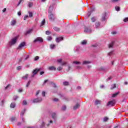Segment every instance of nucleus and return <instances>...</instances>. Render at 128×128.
I'll list each match as a JSON object with an SVG mask.
<instances>
[{
    "label": "nucleus",
    "instance_id": "obj_38",
    "mask_svg": "<svg viewBox=\"0 0 128 128\" xmlns=\"http://www.w3.org/2000/svg\"><path fill=\"white\" fill-rule=\"evenodd\" d=\"M116 12H120V7L117 6L116 8Z\"/></svg>",
    "mask_w": 128,
    "mask_h": 128
},
{
    "label": "nucleus",
    "instance_id": "obj_22",
    "mask_svg": "<svg viewBox=\"0 0 128 128\" xmlns=\"http://www.w3.org/2000/svg\"><path fill=\"white\" fill-rule=\"evenodd\" d=\"M85 32H91L92 30L88 28H86L84 30Z\"/></svg>",
    "mask_w": 128,
    "mask_h": 128
},
{
    "label": "nucleus",
    "instance_id": "obj_32",
    "mask_svg": "<svg viewBox=\"0 0 128 128\" xmlns=\"http://www.w3.org/2000/svg\"><path fill=\"white\" fill-rule=\"evenodd\" d=\"M92 22H96V18H92Z\"/></svg>",
    "mask_w": 128,
    "mask_h": 128
},
{
    "label": "nucleus",
    "instance_id": "obj_25",
    "mask_svg": "<svg viewBox=\"0 0 128 128\" xmlns=\"http://www.w3.org/2000/svg\"><path fill=\"white\" fill-rule=\"evenodd\" d=\"M109 118L108 117H104L103 120V122H108Z\"/></svg>",
    "mask_w": 128,
    "mask_h": 128
},
{
    "label": "nucleus",
    "instance_id": "obj_64",
    "mask_svg": "<svg viewBox=\"0 0 128 128\" xmlns=\"http://www.w3.org/2000/svg\"><path fill=\"white\" fill-rule=\"evenodd\" d=\"M42 95H43V96H46V92H42Z\"/></svg>",
    "mask_w": 128,
    "mask_h": 128
},
{
    "label": "nucleus",
    "instance_id": "obj_7",
    "mask_svg": "<svg viewBox=\"0 0 128 128\" xmlns=\"http://www.w3.org/2000/svg\"><path fill=\"white\" fill-rule=\"evenodd\" d=\"M115 102L114 101H110L108 102L107 106H113L114 105Z\"/></svg>",
    "mask_w": 128,
    "mask_h": 128
},
{
    "label": "nucleus",
    "instance_id": "obj_24",
    "mask_svg": "<svg viewBox=\"0 0 128 128\" xmlns=\"http://www.w3.org/2000/svg\"><path fill=\"white\" fill-rule=\"evenodd\" d=\"M32 30H30L26 32V36H28V34H32Z\"/></svg>",
    "mask_w": 128,
    "mask_h": 128
},
{
    "label": "nucleus",
    "instance_id": "obj_3",
    "mask_svg": "<svg viewBox=\"0 0 128 128\" xmlns=\"http://www.w3.org/2000/svg\"><path fill=\"white\" fill-rule=\"evenodd\" d=\"M54 6H56V4L54 3L52 4L50 6V7L49 8V10H48V12H52L53 10H54Z\"/></svg>",
    "mask_w": 128,
    "mask_h": 128
},
{
    "label": "nucleus",
    "instance_id": "obj_55",
    "mask_svg": "<svg viewBox=\"0 0 128 128\" xmlns=\"http://www.w3.org/2000/svg\"><path fill=\"white\" fill-rule=\"evenodd\" d=\"M112 54H113V52H110L108 53V56H112Z\"/></svg>",
    "mask_w": 128,
    "mask_h": 128
},
{
    "label": "nucleus",
    "instance_id": "obj_48",
    "mask_svg": "<svg viewBox=\"0 0 128 128\" xmlns=\"http://www.w3.org/2000/svg\"><path fill=\"white\" fill-rule=\"evenodd\" d=\"M62 110L64 112L66 110V106H64L62 108Z\"/></svg>",
    "mask_w": 128,
    "mask_h": 128
},
{
    "label": "nucleus",
    "instance_id": "obj_18",
    "mask_svg": "<svg viewBox=\"0 0 128 128\" xmlns=\"http://www.w3.org/2000/svg\"><path fill=\"white\" fill-rule=\"evenodd\" d=\"M63 85L65 86H70V82H63Z\"/></svg>",
    "mask_w": 128,
    "mask_h": 128
},
{
    "label": "nucleus",
    "instance_id": "obj_37",
    "mask_svg": "<svg viewBox=\"0 0 128 128\" xmlns=\"http://www.w3.org/2000/svg\"><path fill=\"white\" fill-rule=\"evenodd\" d=\"M48 40H49V42L52 40V36H48Z\"/></svg>",
    "mask_w": 128,
    "mask_h": 128
},
{
    "label": "nucleus",
    "instance_id": "obj_42",
    "mask_svg": "<svg viewBox=\"0 0 128 128\" xmlns=\"http://www.w3.org/2000/svg\"><path fill=\"white\" fill-rule=\"evenodd\" d=\"M1 106H4V100H2Z\"/></svg>",
    "mask_w": 128,
    "mask_h": 128
},
{
    "label": "nucleus",
    "instance_id": "obj_19",
    "mask_svg": "<svg viewBox=\"0 0 128 128\" xmlns=\"http://www.w3.org/2000/svg\"><path fill=\"white\" fill-rule=\"evenodd\" d=\"M118 94H120V92H118L117 93H116L114 94H113L112 95V98H116V96H118Z\"/></svg>",
    "mask_w": 128,
    "mask_h": 128
},
{
    "label": "nucleus",
    "instance_id": "obj_13",
    "mask_svg": "<svg viewBox=\"0 0 128 128\" xmlns=\"http://www.w3.org/2000/svg\"><path fill=\"white\" fill-rule=\"evenodd\" d=\"M52 118L54 120H56V113H53L52 114Z\"/></svg>",
    "mask_w": 128,
    "mask_h": 128
},
{
    "label": "nucleus",
    "instance_id": "obj_9",
    "mask_svg": "<svg viewBox=\"0 0 128 128\" xmlns=\"http://www.w3.org/2000/svg\"><path fill=\"white\" fill-rule=\"evenodd\" d=\"M48 70H50V71L54 70V72H56V68L54 66H50L48 68Z\"/></svg>",
    "mask_w": 128,
    "mask_h": 128
},
{
    "label": "nucleus",
    "instance_id": "obj_45",
    "mask_svg": "<svg viewBox=\"0 0 128 128\" xmlns=\"http://www.w3.org/2000/svg\"><path fill=\"white\" fill-rule=\"evenodd\" d=\"M30 84V81H29L26 86V88H28Z\"/></svg>",
    "mask_w": 128,
    "mask_h": 128
},
{
    "label": "nucleus",
    "instance_id": "obj_57",
    "mask_svg": "<svg viewBox=\"0 0 128 128\" xmlns=\"http://www.w3.org/2000/svg\"><path fill=\"white\" fill-rule=\"evenodd\" d=\"M40 91H38L36 93V96H38V94H40Z\"/></svg>",
    "mask_w": 128,
    "mask_h": 128
},
{
    "label": "nucleus",
    "instance_id": "obj_28",
    "mask_svg": "<svg viewBox=\"0 0 128 128\" xmlns=\"http://www.w3.org/2000/svg\"><path fill=\"white\" fill-rule=\"evenodd\" d=\"M44 24H46V20L44 19L41 23V26H43Z\"/></svg>",
    "mask_w": 128,
    "mask_h": 128
},
{
    "label": "nucleus",
    "instance_id": "obj_10",
    "mask_svg": "<svg viewBox=\"0 0 128 128\" xmlns=\"http://www.w3.org/2000/svg\"><path fill=\"white\" fill-rule=\"evenodd\" d=\"M26 46V42H22L21 44H20V45L18 47V50H20V48H24V46Z\"/></svg>",
    "mask_w": 128,
    "mask_h": 128
},
{
    "label": "nucleus",
    "instance_id": "obj_17",
    "mask_svg": "<svg viewBox=\"0 0 128 128\" xmlns=\"http://www.w3.org/2000/svg\"><path fill=\"white\" fill-rule=\"evenodd\" d=\"M78 108H80V104H76V106H74V110H78Z\"/></svg>",
    "mask_w": 128,
    "mask_h": 128
},
{
    "label": "nucleus",
    "instance_id": "obj_41",
    "mask_svg": "<svg viewBox=\"0 0 128 128\" xmlns=\"http://www.w3.org/2000/svg\"><path fill=\"white\" fill-rule=\"evenodd\" d=\"M40 60V57H38V56H36V57H35V58H34V60H35L36 62L37 60Z\"/></svg>",
    "mask_w": 128,
    "mask_h": 128
},
{
    "label": "nucleus",
    "instance_id": "obj_5",
    "mask_svg": "<svg viewBox=\"0 0 128 128\" xmlns=\"http://www.w3.org/2000/svg\"><path fill=\"white\" fill-rule=\"evenodd\" d=\"M38 72H40V69H36L34 70L32 74H34V76H32V78H34V76H36V74H38Z\"/></svg>",
    "mask_w": 128,
    "mask_h": 128
},
{
    "label": "nucleus",
    "instance_id": "obj_47",
    "mask_svg": "<svg viewBox=\"0 0 128 128\" xmlns=\"http://www.w3.org/2000/svg\"><path fill=\"white\" fill-rule=\"evenodd\" d=\"M16 120V117H12L11 118V122H14Z\"/></svg>",
    "mask_w": 128,
    "mask_h": 128
},
{
    "label": "nucleus",
    "instance_id": "obj_16",
    "mask_svg": "<svg viewBox=\"0 0 128 128\" xmlns=\"http://www.w3.org/2000/svg\"><path fill=\"white\" fill-rule=\"evenodd\" d=\"M114 46V42H112L110 44L108 45L109 48H112Z\"/></svg>",
    "mask_w": 128,
    "mask_h": 128
},
{
    "label": "nucleus",
    "instance_id": "obj_20",
    "mask_svg": "<svg viewBox=\"0 0 128 128\" xmlns=\"http://www.w3.org/2000/svg\"><path fill=\"white\" fill-rule=\"evenodd\" d=\"M15 24H16V21L13 20L12 22H11V26H14Z\"/></svg>",
    "mask_w": 128,
    "mask_h": 128
},
{
    "label": "nucleus",
    "instance_id": "obj_60",
    "mask_svg": "<svg viewBox=\"0 0 128 128\" xmlns=\"http://www.w3.org/2000/svg\"><path fill=\"white\" fill-rule=\"evenodd\" d=\"M22 122H26V120H24V117L22 118Z\"/></svg>",
    "mask_w": 128,
    "mask_h": 128
},
{
    "label": "nucleus",
    "instance_id": "obj_61",
    "mask_svg": "<svg viewBox=\"0 0 128 128\" xmlns=\"http://www.w3.org/2000/svg\"><path fill=\"white\" fill-rule=\"evenodd\" d=\"M48 82V80H46L44 82V84H46V82Z\"/></svg>",
    "mask_w": 128,
    "mask_h": 128
},
{
    "label": "nucleus",
    "instance_id": "obj_6",
    "mask_svg": "<svg viewBox=\"0 0 128 128\" xmlns=\"http://www.w3.org/2000/svg\"><path fill=\"white\" fill-rule=\"evenodd\" d=\"M106 13H104L102 15V22H106Z\"/></svg>",
    "mask_w": 128,
    "mask_h": 128
},
{
    "label": "nucleus",
    "instance_id": "obj_43",
    "mask_svg": "<svg viewBox=\"0 0 128 128\" xmlns=\"http://www.w3.org/2000/svg\"><path fill=\"white\" fill-rule=\"evenodd\" d=\"M74 64H80V62H74Z\"/></svg>",
    "mask_w": 128,
    "mask_h": 128
},
{
    "label": "nucleus",
    "instance_id": "obj_58",
    "mask_svg": "<svg viewBox=\"0 0 128 128\" xmlns=\"http://www.w3.org/2000/svg\"><path fill=\"white\" fill-rule=\"evenodd\" d=\"M18 16H22V12H18Z\"/></svg>",
    "mask_w": 128,
    "mask_h": 128
},
{
    "label": "nucleus",
    "instance_id": "obj_4",
    "mask_svg": "<svg viewBox=\"0 0 128 128\" xmlns=\"http://www.w3.org/2000/svg\"><path fill=\"white\" fill-rule=\"evenodd\" d=\"M18 41V37H16L14 38H13L10 43V46H12L13 44H16V42Z\"/></svg>",
    "mask_w": 128,
    "mask_h": 128
},
{
    "label": "nucleus",
    "instance_id": "obj_39",
    "mask_svg": "<svg viewBox=\"0 0 128 128\" xmlns=\"http://www.w3.org/2000/svg\"><path fill=\"white\" fill-rule=\"evenodd\" d=\"M56 48V45H50V48H52V50H54V48Z\"/></svg>",
    "mask_w": 128,
    "mask_h": 128
},
{
    "label": "nucleus",
    "instance_id": "obj_21",
    "mask_svg": "<svg viewBox=\"0 0 128 128\" xmlns=\"http://www.w3.org/2000/svg\"><path fill=\"white\" fill-rule=\"evenodd\" d=\"M95 104L96 106H98V104H102V101L97 100L95 102Z\"/></svg>",
    "mask_w": 128,
    "mask_h": 128
},
{
    "label": "nucleus",
    "instance_id": "obj_1",
    "mask_svg": "<svg viewBox=\"0 0 128 128\" xmlns=\"http://www.w3.org/2000/svg\"><path fill=\"white\" fill-rule=\"evenodd\" d=\"M49 14H50L48 16V18L50 20V22H54V20L55 18H54V14H52V12H50H50H48Z\"/></svg>",
    "mask_w": 128,
    "mask_h": 128
},
{
    "label": "nucleus",
    "instance_id": "obj_46",
    "mask_svg": "<svg viewBox=\"0 0 128 128\" xmlns=\"http://www.w3.org/2000/svg\"><path fill=\"white\" fill-rule=\"evenodd\" d=\"M124 22H128V18H126L124 20Z\"/></svg>",
    "mask_w": 128,
    "mask_h": 128
},
{
    "label": "nucleus",
    "instance_id": "obj_27",
    "mask_svg": "<svg viewBox=\"0 0 128 128\" xmlns=\"http://www.w3.org/2000/svg\"><path fill=\"white\" fill-rule=\"evenodd\" d=\"M34 6V3L32 2H31L28 4V8H31Z\"/></svg>",
    "mask_w": 128,
    "mask_h": 128
},
{
    "label": "nucleus",
    "instance_id": "obj_54",
    "mask_svg": "<svg viewBox=\"0 0 128 128\" xmlns=\"http://www.w3.org/2000/svg\"><path fill=\"white\" fill-rule=\"evenodd\" d=\"M22 62V58H20L18 59V62Z\"/></svg>",
    "mask_w": 128,
    "mask_h": 128
},
{
    "label": "nucleus",
    "instance_id": "obj_51",
    "mask_svg": "<svg viewBox=\"0 0 128 128\" xmlns=\"http://www.w3.org/2000/svg\"><path fill=\"white\" fill-rule=\"evenodd\" d=\"M50 31H47V32H46V34L47 35V36H50Z\"/></svg>",
    "mask_w": 128,
    "mask_h": 128
},
{
    "label": "nucleus",
    "instance_id": "obj_40",
    "mask_svg": "<svg viewBox=\"0 0 128 128\" xmlns=\"http://www.w3.org/2000/svg\"><path fill=\"white\" fill-rule=\"evenodd\" d=\"M22 66H19L16 68L17 70H22Z\"/></svg>",
    "mask_w": 128,
    "mask_h": 128
},
{
    "label": "nucleus",
    "instance_id": "obj_56",
    "mask_svg": "<svg viewBox=\"0 0 128 128\" xmlns=\"http://www.w3.org/2000/svg\"><path fill=\"white\" fill-rule=\"evenodd\" d=\"M18 96H16L15 98H14V100H18Z\"/></svg>",
    "mask_w": 128,
    "mask_h": 128
},
{
    "label": "nucleus",
    "instance_id": "obj_62",
    "mask_svg": "<svg viewBox=\"0 0 128 128\" xmlns=\"http://www.w3.org/2000/svg\"><path fill=\"white\" fill-rule=\"evenodd\" d=\"M28 58H30V55H28L25 60H28Z\"/></svg>",
    "mask_w": 128,
    "mask_h": 128
},
{
    "label": "nucleus",
    "instance_id": "obj_53",
    "mask_svg": "<svg viewBox=\"0 0 128 128\" xmlns=\"http://www.w3.org/2000/svg\"><path fill=\"white\" fill-rule=\"evenodd\" d=\"M67 64L68 63L66 62H64V63L62 64V66H66Z\"/></svg>",
    "mask_w": 128,
    "mask_h": 128
},
{
    "label": "nucleus",
    "instance_id": "obj_29",
    "mask_svg": "<svg viewBox=\"0 0 128 128\" xmlns=\"http://www.w3.org/2000/svg\"><path fill=\"white\" fill-rule=\"evenodd\" d=\"M28 74H26V76H25L22 77L23 80H28Z\"/></svg>",
    "mask_w": 128,
    "mask_h": 128
},
{
    "label": "nucleus",
    "instance_id": "obj_8",
    "mask_svg": "<svg viewBox=\"0 0 128 128\" xmlns=\"http://www.w3.org/2000/svg\"><path fill=\"white\" fill-rule=\"evenodd\" d=\"M62 40H64V37H60L56 39V42H60Z\"/></svg>",
    "mask_w": 128,
    "mask_h": 128
},
{
    "label": "nucleus",
    "instance_id": "obj_11",
    "mask_svg": "<svg viewBox=\"0 0 128 128\" xmlns=\"http://www.w3.org/2000/svg\"><path fill=\"white\" fill-rule=\"evenodd\" d=\"M26 109H24L22 112L20 114V118L24 117V114H26Z\"/></svg>",
    "mask_w": 128,
    "mask_h": 128
},
{
    "label": "nucleus",
    "instance_id": "obj_14",
    "mask_svg": "<svg viewBox=\"0 0 128 128\" xmlns=\"http://www.w3.org/2000/svg\"><path fill=\"white\" fill-rule=\"evenodd\" d=\"M90 64H92V62L90 61H84L83 62L84 65Z\"/></svg>",
    "mask_w": 128,
    "mask_h": 128
},
{
    "label": "nucleus",
    "instance_id": "obj_35",
    "mask_svg": "<svg viewBox=\"0 0 128 128\" xmlns=\"http://www.w3.org/2000/svg\"><path fill=\"white\" fill-rule=\"evenodd\" d=\"M60 100H58V98H54L53 99V102H59Z\"/></svg>",
    "mask_w": 128,
    "mask_h": 128
},
{
    "label": "nucleus",
    "instance_id": "obj_31",
    "mask_svg": "<svg viewBox=\"0 0 128 128\" xmlns=\"http://www.w3.org/2000/svg\"><path fill=\"white\" fill-rule=\"evenodd\" d=\"M30 18H32L34 16V14L32 12H28Z\"/></svg>",
    "mask_w": 128,
    "mask_h": 128
},
{
    "label": "nucleus",
    "instance_id": "obj_34",
    "mask_svg": "<svg viewBox=\"0 0 128 128\" xmlns=\"http://www.w3.org/2000/svg\"><path fill=\"white\" fill-rule=\"evenodd\" d=\"M58 64H62V59H59L58 60Z\"/></svg>",
    "mask_w": 128,
    "mask_h": 128
},
{
    "label": "nucleus",
    "instance_id": "obj_49",
    "mask_svg": "<svg viewBox=\"0 0 128 128\" xmlns=\"http://www.w3.org/2000/svg\"><path fill=\"white\" fill-rule=\"evenodd\" d=\"M90 16H92V12H90L88 13V18H90Z\"/></svg>",
    "mask_w": 128,
    "mask_h": 128
},
{
    "label": "nucleus",
    "instance_id": "obj_36",
    "mask_svg": "<svg viewBox=\"0 0 128 128\" xmlns=\"http://www.w3.org/2000/svg\"><path fill=\"white\" fill-rule=\"evenodd\" d=\"M57 70H58V72H61V70H62V67H59L57 68Z\"/></svg>",
    "mask_w": 128,
    "mask_h": 128
},
{
    "label": "nucleus",
    "instance_id": "obj_59",
    "mask_svg": "<svg viewBox=\"0 0 128 128\" xmlns=\"http://www.w3.org/2000/svg\"><path fill=\"white\" fill-rule=\"evenodd\" d=\"M18 92H22V89H20L18 90Z\"/></svg>",
    "mask_w": 128,
    "mask_h": 128
},
{
    "label": "nucleus",
    "instance_id": "obj_2",
    "mask_svg": "<svg viewBox=\"0 0 128 128\" xmlns=\"http://www.w3.org/2000/svg\"><path fill=\"white\" fill-rule=\"evenodd\" d=\"M34 44H36V42H44V39L40 38H38L34 40Z\"/></svg>",
    "mask_w": 128,
    "mask_h": 128
},
{
    "label": "nucleus",
    "instance_id": "obj_44",
    "mask_svg": "<svg viewBox=\"0 0 128 128\" xmlns=\"http://www.w3.org/2000/svg\"><path fill=\"white\" fill-rule=\"evenodd\" d=\"M28 104V102L24 100L23 102V106H26Z\"/></svg>",
    "mask_w": 128,
    "mask_h": 128
},
{
    "label": "nucleus",
    "instance_id": "obj_12",
    "mask_svg": "<svg viewBox=\"0 0 128 128\" xmlns=\"http://www.w3.org/2000/svg\"><path fill=\"white\" fill-rule=\"evenodd\" d=\"M42 101V99L36 98L34 100V102H40Z\"/></svg>",
    "mask_w": 128,
    "mask_h": 128
},
{
    "label": "nucleus",
    "instance_id": "obj_63",
    "mask_svg": "<svg viewBox=\"0 0 128 128\" xmlns=\"http://www.w3.org/2000/svg\"><path fill=\"white\" fill-rule=\"evenodd\" d=\"M22 0H20L19 2V3L18 4V6H20V4H22Z\"/></svg>",
    "mask_w": 128,
    "mask_h": 128
},
{
    "label": "nucleus",
    "instance_id": "obj_33",
    "mask_svg": "<svg viewBox=\"0 0 128 128\" xmlns=\"http://www.w3.org/2000/svg\"><path fill=\"white\" fill-rule=\"evenodd\" d=\"M116 88V84H114L113 85V87L111 88V90H114V88Z\"/></svg>",
    "mask_w": 128,
    "mask_h": 128
},
{
    "label": "nucleus",
    "instance_id": "obj_52",
    "mask_svg": "<svg viewBox=\"0 0 128 128\" xmlns=\"http://www.w3.org/2000/svg\"><path fill=\"white\" fill-rule=\"evenodd\" d=\"M120 0H112V2H118Z\"/></svg>",
    "mask_w": 128,
    "mask_h": 128
},
{
    "label": "nucleus",
    "instance_id": "obj_23",
    "mask_svg": "<svg viewBox=\"0 0 128 128\" xmlns=\"http://www.w3.org/2000/svg\"><path fill=\"white\" fill-rule=\"evenodd\" d=\"M86 44H88V42L86 40H83L82 41L81 44H82V46H86Z\"/></svg>",
    "mask_w": 128,
    "mask_h": 128
},
{
    "label": "nucleus",
    "instance_id": "obj_50",
    "mask_svg": "<svg viewBox=\"0 0 128 128\" xmlns=\"http://www.w3.org/2000/svg\"><path fill=\"white\" fill-rule=\"evenodd\" d=\"M28 16H25L24 18V20H28Z\"/></svg>",
    "mask_w": 128,
    "mask_h": 128
},
{
    "label": "nucleus",
    "instance_id": "obj_15",
    "mask_svg": "<svg viewBox=\"0 0 128 128\" xmlns=\"http://www.w3.org/2000/svg\"><path fill=\"white\" fill-rule=\"evenodd\" d=\"M16 106V103L14 102V103H12L10 105V108H14Z\"/></svg>",
    "mask_w": 128,
    "mask_h": 128
},
{
    "label": "nucleus",
    "instance_id": "obj_26",
    "mask_svg": "<svg viewBox=\"0 0 128 128\" xmlns=\"http://www.w3.org/2000/svg\"><path fill=\"white\" fill-rule=\"evenodd\" d=\"M54 30H55V32H60V28H58V27H54Z\"/></svg>",
    "mask_w": 128,
    "mask_h": 128
},
{
    "label": "nucleus",
    "instance_id": "obj_30",
    "mask_svg": "<svg viewBox=\"0 0 128 128\" xmlns=\"http://www.w3.org/2000/svg\"><path fill=\"white\" fill-rule=\"evenodd\" d=\"M96 28H100V22L96 23Z\"/></svg>",
    "mask_w": 128,
    "mask_h": 128
}]
</instances>
